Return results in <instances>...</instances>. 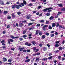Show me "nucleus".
I'll return each instance as SVG.
<instances>
[{"instance_id":"338daca9","label":"nucleus","mask_w":65,"mask_h":65,"mask_svg":"<svg viewBox=\"0 0 65 65\" xmlns=\"http://www.w3.org/2000/svg\"><path fill=\"white\" fill-rule=\"evenodd\" d=\"M29 6H32V3H30L29 4Z\"/></svg>"},{"instance_id":"a19ab883","label":"nucleus","mask_w":65,"mask_h":65,"mask_svg":"<svg viewBox=\"0 0 65 65\" xmlns=\"http://www.w3.org/2000/svg\"><path fill=\"white\" fill-rule=\"evenodd\" d=\"M23 53H26V52H27V50L25 49L23 51Z\"/></svg>"},{"instance_id":"ddd939ff","label":"nucleus","mask_w":65,"mask_h":65,"mask_svg":"<svg viewBox=\"0 0 65 65\" xmlns=\"http://www.w3.org/2000/svg\"><path fill=\"white\" fill-rule=\"evenodd\" d=\"M16 5H12V9H14L15 7H16Z\"/></svg>"},{"instance_id":"603ef678","label":"nucleus","mask_w":65,"mask_h":65,"mask_svg":"<svg viewBox=\"0 0 65 65\" xmlns=\"http://www.w3.org/2000/svg\"><path fill=\"white\" fill-rule=\"evenodd\" d=\"M10 25H7V28H10Z\"/></svg>"},{"instance_id":"4d7b16f0","label":"nucleus","mask_w":65,"mask_h":65,"mask_svg":"<svg viewBox=\"0 0 65 65\" xmlns=\"http://www.w3.org/2000/svg\"><path fill=\"white\" fill-rule=\"evenodd\" d=\"M14 49H15V48H11V50H12V51H14Z\"/></svg>"},{"instance_id":"39448f33","label":"nucleus","mask_w":65,"mask_h":65,"mask_svg":"<svg viewBox=\"0 0 65 65\" xmlns=\"http://www.w3.org/2000/svg\"><path fill=\"white\" fill-rule=\"evenodd\" d=\"M62 12H58V14H57L56 16H55V18L56 19H57L58 18L59 15L60 14H62Z\"/></svg>"},{"instance_id":"a18cd8bd","label":"nucleus","mask_w":65,"mask_h":65,"mask_svg":"<svg viewBox=\"0 0 65 65\" xmlns=\"http://www.w3.org/2000/svg\"><path fill=\"white\" fill-rule=\"evenodd\" d=\"M45 35L47 36H48L49 35V33L48 32H46L45 33Z\"/></svg>"},{"instance_id":"2eb2a0df","label":"nucleus","mask_w":65,"mask_h":65,"mask_svg":"<svg viewBox=\"0 0 65 65\" xmlns=\"http://www.w3.org/2000/svg\"><path fill=\"white\" fill-rule=\"evenodd\" d=\"M3 60L4 62H6V61H7V59H6V58H3Z\"/></svg>"},{"instance_id":"e433bc0d","label":"nucleus","mask_w":65,"mask_h":65,"mask_svg":"<svg viewBox=\"0 0 65 65\" xmlns=\"http://www.w3.org/2000/svg\"><path fill=\"white\" fill-rule=\"evenodd\" d=\"M19 40H20V41H22V40H23V38H19Z\"/></svg>"},{"instance_id":"412c9836","label":"nucleus","mask_w":65,"mask_h":65,"mask_svg":"<svg viewBox=\"0 0 65 65\" xmlns=\"http://www.w3.org/2000/svg\"><path fill=\"white\" fill-rule=\"evenodd\" d=\"M45 37V35H43L42 36V39H44Z\"/></svg>"},{"instance_id":"3c124183","label":"nucleus","mask_w":65,"mask_h":65,"mask_svg":"<svg viewBox=\"0 0 65 65\" xmlns=\"http://www.w3.org/2000/svg\"><path fill=\"white\" fill-rule=\"evenodd\" d=\"M20 52H22V51H23V48H21V49H20Z\"/></svg>"},{"instance_id":"ea45409f","label":"nucleus","mask_w":65,"mask_h":65,"mask_svg":"<svg viewBox=\"0 0 65 65\" xmlns=\"http://www.w3.org/2000/svg\"><path fill=\"white\" fill-rule=\"evenodd\" d=\"M1 43H3L5 42V41L4 40H3L1 41Z\"/></svg>"},{"instance_id":"c756f323","label":"nucleus","mask_w":65,"mask_h":65,"mask_svg":"<svg viewBox=\"0 0 65 65\" xmlns=\"http://www.w3.org/2000/svg\"><path fill=\"white\" fill-rule=\"evenodd\" d=\"M59 26V23H57L56 25V27H57V28H58Z\"/></svg>"},{"instance_id":"49530a36","label":"nucleus","mask_w":65,"mask_h":65,"mask_svg":"<svg viewBox=\"0 0 65 65\" xmlns=\"http://www.w3.org/2000/svg\"><path fill=\"white\" fill-rule=\"evenodd\" d=\"M41 8V6H39L38 7V9H40V8Z\"/></svg>"},{"instance_id":"9b49d317","label":"nucleus","mask_w":65,"mask_h":65,"mask_svg":"<svg viewBox=\"0 0 65 65\" xmlns=\"http://www.w3.org/2000/svg\"><path fill=\"white\" fill-rule=\"evenodd\" d=\"M30 59H28L25 60V62H30Z\"/></svg>"},{"instance_id":"393cba45","label":"nucleus","mask_w":65,"mask_h":65,"mask_svg":"<svg viewBox=\"0 0 65 65\" xmlns=\"http://www.w3.org/2000/svg\"><path fill=\"white\" fill-rule=\"evenodd\" d=\"M23 37L24 38L26 39L25 38L26 37H27V35H23Z\"/></svg>"},{"instance_id":"f03ea898","label":"nucleus","mask_w":65,"mask_h":65,"mask_svg":"<svg viewBox=\"0 0 65 65\" xmlns=\"http://www.w3.org/2000/svg\"><path fill=\"white\" fill-rule=\"evenodd\" d=\"M8 42L9 44H10V42H13V40L11 39H8Z\"/></svg>"},{"instance_id":"37998d69","label":"nucleus","mask_w":65,"mask_h":65,"mask_svg":"<svg viewBox=\"0 0 65 65\" xmlns=\"http://www.w3.org/2000/svg\"><path fill=\"white\" fill-rule=\"evenodd\" d=\"M42 45H43L42 44L40 43L39 45V46H40V47H42Z\"/></svg>"},{"instance_id":"c85d7f7f","label":"nucleus","mask_w":65,"mask_h":65,"mask_svg":"<svg viewBox=\"0 0 65 65\" xmlns=\"http://www.w3.org/2000/svg\"><path fill=\"white\" fill-rule=\"evenodd\" d=\"M59 46V45L58 44H56L55 45V47H58Z\"/></svg>"},{"instance_id":"4be33fe9","label":"nucleus","mask_w":65,"mask_h":65,"mask_svg":"<svg viewBox=\"0 0 65 65\" xmlns=\"http://www.w3.org/2000/svg\"><path fill=\"white\" fill-rule=\"evenodd\" d=\"M48 29L50 30H51V29H52V27L51 26L49 25L48 27Z\"/></svg>"},{"instance_id":"f257e3e1","label":"nucleus","mask_w":65,"mask_h":65,"mask_svg":"<svg viewBox=\"0 0 65 65\" xmlns=\"http://www.w3.org/2000/svg\"><path fill=\"white\" fill-rule=\"evenodd\" d=\"M53 9V8L52 7H49L48 8H46L44 9L43 10V11L44 12H46L47 10H50V9Z\"/></svg>"},{"instance_id":"bf43d9fd","label":"nucleus","mask_w":65,"mask_h":65,"mask_svg":"<svg viewBox=\"0 0 65 65\" xmlns=\"http://www.w3.org/2000/svg\"><path fill=\"white\" fill-rule=\"evenodd\" d=\"M48 23H49V22L48 21H46V24H48Z\"/></svg>"},{"instance_id":"cd10ccee","label":"nucleus","mask_w":65,"mask_h":65,"mask_svg":"<svg viewBox=\"0 0 65 65\" xmlns=\"http://www.w3.org/2000/svg\"><path fill=\"white\" fill-rule=\"evenodd\" d=\"M48 26V25H45L43 26V28H46V27H47Z\"/></svg>"},{"instance_id":"7c9ffc66","label":"nucleus","mask_w":65,"mask_h":65,"mask_svg":"<svg viewBox=\"0 0 65 65\" xmlns=\"http://www.w3.org/2000/svg\"><path fill=\"white\" fill-rule=\"evenodd\" d=\"M47 60V58H46L45 59V58H43V59H42V60H43V61H45V60L46 61Z\"/></svg>"},{"instance_id":"20e7f679","label":"nucleus","mask_w":65,"mask_h":65,"mask_svg":"<svg viewBox=\"0 0 65 65\" xmlns=\"http://www.w3.org/2000/svg\"><path fill=\"white\" fill-rule=\"evenodd\" d=\"M20 7H23V6H22V5H21L20 4L19 5H16V8H17V9H19L20 8Z\"/></svg>"},{"instance_id":"79ce46f5","label":"nucleus","mask_w":65,"mask_h":65,"mask_svg":"<svg viewBox=\"0 0 65 65\" xmlns=\"http://www.w3.org/2000/svg\"><path fill=\"white\" fill-rule=\"evenodd\" d=\"M42 32H39V35H40V36H41L42 35Z\"/></svg>"},{"instance_id":"7ed1b4c3","label":"nucleus","mask_w":65,"mask_h":65,"mask_svg":"<svg viewBox=\"0 0 65 65\" xmlns=\"http://www.w3.org/2000/svg\"><path fill=\"white\" fill-rule=\"evenodd\" d=\"M21 4L22 6H24V5H26L27 4V2L25 1L24 0L23 1V3H21Z\"/></svg>"},{"instance_id":"b1692460","label":"nucleus","mask_w":65,"mask_h":65,"mask_svg":"<svg viewBox=\"0 0 65 65\" xmlns=\"http://www.w3.org/2000/svg\"><path fill=\"white\" fill-rule=\"evenodd\" d=\"M34 24V22H32L31 23H29L28 24V26H30V25H33Z\"/></svg>"},{"instance_id":"8fccbe9b","label":"nucleus","mask_w":65,"mask_h":65,"mask_svg":"<svg viewBox=\"0 0 65 65\" xmlns=\"http://www.w3.org/2000/svg\"><path fill=\"white\" fill-rule=\"evenodd\" d=\"M21 14V12H17V14H18V15H20Z\"/></svg>"},{"instance_id":"69168bd1","label":"nucleus","mask_w":65,"mask_h":65,"mask_svg":"<svg viewBox=\"0 0 65 65\" xmlns=\"http://www.w3.org/2000/svg\"><path fill=\"white\" fill-rule=\"evenodd\" d=\"M36 12V11H33V13H35Z\"/></svg>"},{"instance_id":"473e14b6","label":"nucleus","mask_w":65,"mask_h":65,"mask_svg":"<svg viewBox=\"0 0 65 65\" xmlns=\"http://www.w3.org/2000/svg\"><path fill=\"white\" fill-rule=\"evenodd\" d=\"M37 56H39L40 55V53L39 52L37 53H36Z\"/></svg>"},{"instance_id":"dca6fc26","label":"nucleus","mask_w":65,"mask_h":65,"mask_svg":"<svg viewBox=\"0 0 65 65\" xmlns=\"http://www.w3.org/2000/svg\"><path fill=\"white\" fill-rule=\"evenodd\" d=\"M39 31L38 30H37L36 31V32L35 34V35H37V34H38V33H39Z\"/></svg>"},{"instance_id":"aec40b11","label":"nucleus","mask_w":65,"mask_h":65,"mask_svg":"<svg viewBox=\"0 0 65 65\" xmlns=\"http://www.w3.org/2000/svg\"><path fill=\"white\" fill-rule=\"evenodd\" d=\"M47 50V48L46 47H44L43 48V51H45Z\"/></svg>"},{"instance_id":"f3484780","label":"nucleus","mask_w":65,"mask_h":65,"mask_svg":"<svg viewBox=\"0 0 65 65\" xmlns=\"http://www.w3.org/2000/svg\"><path fill=\"white\" fill-rule=\"evenodd\" d=\"M52 27H55L56 26V24L55 23H52Z\"/></svg>"},{"instance_id":"e2e57ef3","label":"nucleus","mask_w":65,"mask_h":65,"mask_svg":"<svg viewBox=\"0 0 65 65\" xmlns=\"http://www.w3.org/2000/svg\"><path fill=\"white\" fill-rule=\"evenodd\" d=\"M8 62H11V60L10 59H9L8 60Z\"/></svg>"},{"instance_id":"0e129e2a","label":"nucleus","mask_w":65,"mask_h":65,"mask_svg":"<svg viewBox=\"0 0 65 65\" xmlns=\"http://www.w3.org/2000/svg\"><path fill=\"white\" fill-rule=\"evenodd\" d=\"M2 48L3 49L6 48V46H3L2 47Z\"/></svg>"},{"instance_id":"864d4df0","label":"nucleus","mask_w":65,"mask_h":65,"mask_svg":"<svg viewBox=\"0 0 65 65\" xmlns=\"http://www.w3.org/2000/svg\"><path fill=\"white\" fill-rule=\"evenodd\" d=\"M6 33V32L5 31H3V33L4 34H5Z\"/></svg>"},{"instance_id":"774afa93","label":"nucleus","mask_w":65,"mask_h":65,"mask_svg":"<svg viewBox=\"0 0 65 65\" xmlns=\"http://www.w3.org/2000/svg\"><path fill=\"white\" fill-rule=\"evenodd\" d=\"M42 65H44V62H42Z\"/></svg>"},{"instance_id":"9d476101","label":"nucleus","mask_w":65,"mask_h":65,"mask_svg":"<svg viewBox=\"0 0 65 65\" xmlns=\"http://www.w3.org/2000/svg\"><path fill=\"white\" fill-rule=\"evenodd\" d=\"M54 16H51L50 18L49 19L51 20H52L54 19Z\"/></svg>"},{"instance_id":"4c0bfd02","label":"nucleus","mask_w":65,"mask_h":65,"mask_svg":"<svg viewBox=\"0 0 65 65\" xmlns=\"http://www.w3.org/2000/svg\"><path fill=\"white\" fill-rule=\"evenodd\" d=\"M22 22L23 23H27V21L25 20H24V21H22Z\"/></svg>"},{"instance_id":"a878e982","label":"nucleus","mask_w":65,"mask_h":65,"mask_svg":"<svg viewBox=\"0 0 65 65\" xmlns=\"http://www.w3.org/2000/svg\"><path fill=\"white\" fill-rule=\"evenodd\" d=\"M46 15L47 16H49L50 15V13H47L46 14Z\"/></svg>"},{"instance_id":"c03bdc74","label":"nucleus","mask_w":65,"mask_h":65,"mask_svg":"<svg viewBox=\"0 0 65 65\" xmlns=\"http://www.w3.org/2000/svg\"><path fill=\"white\" fill-rule=\"evenodd\" d=\"M59 52V51L58 50H57L55 51H54V52L55 53H58Z\"/></svg>"},{"instance_id":"72a5a7b5","label":"nucleus","mask_w":65,"mask_h":65,"mask_svg":"<svg viewBox=\"0 0 65 65\" xmlns=\"http://www.w3.org/2000/svg\"><path fill=\"white\" fill-rule=\"evenodd\" d=\"M8 13V11H5L4 12V14H6V13Z\"/></svg>"},{"instance_id":"58836bf2","label":"nucleus","mask_w":65,"mask_h":65,"mask_svg":"<svg viewBox=\"0 0 65 65\" xmlns=\"http://www.w3.org/2000/svg\"><path fill=\"white\" fill-rule=\"evenodd\" d=\"M26 31L24 30L23 31V34H25L26 33Z\"/></svg>"},{"instance_id":"423d86ee","label":"nucleus","mask_w":65,"mask_h":65,"mask_svg":"<svg viewBox=\"0 0 65 65\" xmlns=\"http://www.w3.org/2000/svg\"><path fill=\"white\" fill-rule=\"evenodd\" d=\"M25 45H27V46H31V43H29H29L28 42H26L25 44Z\"/></svg>"},{"instance_id":"0eeeda50","label":"nucleus","mask_w":65,"mask_h":65,"mask_svg":"<svg viewBox=\"0 0 65 65\" xmlns=\"http://www.w3.org/2000/svg\"><path fill=\"white\" fill-rule=\"evenodd\" d=\"M12 17V18H15V15H14V13H12L11 14Z\"/></svg>"},{"instance_id":"bb28decb","label":"nucleus","mask_w":65,"mask_h":65,"mask_svg":"<svg viewBox=\"0 0 65 65\" xmlns=\"http://www.w3.org/2000/svg\"><path fill=\"white\" fill-rule=\"evenodd\" d=\"M58 49L60 51H61V50H62V47H59Z\"/></svg>"},{"instance_id":"09e8293b","label":"nucleus","mask_w":65,"mask_h":65,"mask_svg":"<svg viewBox=\"0 0 65 65\" xmlns=\"http://www.w3.org/2000/svg\"><path fill=\"white\" fill-rule=\"evenodd\" d=\"M59 42H60L59 41H57L55 43H56V44H58V43H59Z\"/></svg>"},{"instance_id":"de8ad7c7","label":"nucleus","mask_w":65,"mask_h":65,"mask_svg":"<svg viewBox=\"0 0 65 65\" xmlns=\"http://www.w3.org/2000/svg\"><path fill=\"white\" fill-rule=\"evenodd\" d=\"M33 48L34 49L33 51H36V47H34Z\"/></svg>"},{"instance_id":"a211bd4d","label":"nucleus","mask_w":65,"mask_h":65,"mask_svg":"<svg viewBox=\"0 0 65 65\" xmlns=\"http://www.w3.org/2000/svg\"><path fill=\"white\" fill-rule=\"evenodd\" d=\"M58 58L59 60H61V56H58Z\"/></svg>"},{"instance_id":"13d9d810","label":"nucleus","mask_w":65,"mask_h":65,"mask_svg":"<svg viewBox=\"0 0 65 65\" xmlns=\"http://www.w3.org/2000/svg\"><path fill=\"white\" fill-rule=\"evenodd\" d=\"M39 58H37V57H36V59L37 60V61H38L39 60Z\"/></svg>"},{"instance_id":"6e6d98bb","label":"nucleus","mask_w":65,"mask_h":65,"mask_svg":"<svg viewBox=\"0 0 65 65\" xmlns=\"http://www.w3.org/2000/svg\"><path fill=\"white\" fill-rule=\"evenodd\" d=\"M12 52H11V51H10L9 53V54H12Z\"/></svg>"},{"instance_id":"5701e85b","label":"nucleus","mask_w":65,"mask_h":65,"mask_svg":"<svg viewBox=\"0 0 65 65\" xmlns=\"http://www.w3.org/2000/svg\"><path fill=\"white\" fill-rule=\"evenodd\" d=\"M30 16L27 15L26 17L27 19H30Z\"/></svg>"},{"instance_id":"052dcab7","label":"nucleus","mask_w":65,"mask_h":65,"mask_svg":"<svg viewBox=\"0 0 65 65\" xmlns=\"http://www.w3.org/2000/svg\"><path fill=\"white\" fill-rule=\"evenodd\" d=\"M59 28H61H61H62L63 27L61 26V25H59Z\"/></svg>"},{"instance_id":"5fc2aeb1","label":"nucleus","mask_w":65,"mask_h":65,"mask_svg":"<svg viewBox=\"0 0 65 65\" xmlns=\"http://www.w3.org/2000/svg\"><path fill=\"white\" fill-rule=\"evenodd\" d=\"M27 52H30L31 51H30V50H27Z\"/></svg>"},{"instance_id":"f704fd0d","label":"nucleus","mask_w":65,"mask_h":65,"mask_svg":"<svg viewBox=\"0 0 65 65\" xmlns=\"http://www.w3.org/2000/svg\"><path fill=\"white\" fill-rule=\"evenodd\" d=\"M40 23H43L44 22V20H42L40 21Z\"/></svg>"},{"instance_id":"2f4dec72","label":"nucleus","mask_w":65,"mask_h":65,"mask_svg":"<svg viewBox=\"0 0 65 65\" xmlns=\"http://www.w3.org/2000/svg\"><path fill=\"white\" fill-rule=\"evenodd\" d=\"M52 56H50V57H48V59L49 60H51L52 59Z\"/></svg>"},{"instance_id":"1a4fd4ad","label":"nucleus","mask_w":65,"mask_h":65,"mask_svg":"<svg viewBox=\"0 0 65 65\" xmlns=\"http://www.w3.org/2000/svg\"><path fill=\"white\" fill-rule=\"evenodd\" d=\"M57 5L59 6V7H62L63 6V5L61 4H58Z\"/></svg>"},{"instance_id":"4468645a","label":"nucleus","mask_w":65,"mask_h":65,"mask_svg":"<svg viewBox=\"0 0 65 65\" xmlns=\"http://www.w3.org/2000/svg\"><path fill=\"white\" fill-rule=\"evenodd\" d=\"M62 11H65V8L64 7L62 8L61 10Z\"/></svg>"},{"instance_id":"c9c22d12","label":"nucleus","mask_w":65,"mask_h":65,"mask_svg":"<svg viewBox=\"0 0 65 65\" xmlns=\"http://www.w3.org/2000/svg\"><path fill=\"white\" fill-rule=\"evenodd\" d=\"M11 38L12 39H14V38H14V37L12 36H11Z\"/></svg>"},{"instance_id":"680f3d73","label":"nucleus","mask_w":65,"mask_h":65,"mask_svg":"<svg viewBox=\"0 0 65 65\" xmlns=\"http://www.w3.org/2000/svg\"><path fill=\"white\" fill-rule=\"evenodd\" d=\"M54 34H52L51 37H54Z\"/></svg>"},{"instance_id":"6ab92c4d","label":"nucleus","mask_w":65,"mask_h":65,"mask_svg":"<svg viewBox=\"0 0 65 65\" xmlns=\"http://www.w3.org/2000/svg\"><path fill=\"white\" fill-rule=\"evenodd\" d=\"M19 25L20 27H22V26H23V23H20L19 24Z\"/></svg>"},{"instance_id":"f8f14e48","label":"nucleus","mask_w":65,"mask_h":65,"mask_svg":"<svg viewBox=\"0 0 65 65\" xmlns=\"http://www.w3.org/2000/svg\"><path fill=\"white\" fill-rule=\"evenodd\" d=\"M7 19H11V17H10V15H8L7 16Z\"/></svg>"},{"instance_id":"6e6552de","label":"nucleus","mask_w":65,"mask_h":65,"mask_svg":"<svg viewBox=\"0 0 65 65\" xmlns=\"http://www.w3.org/2000/svg\"><path fill=\"white\" fill-rule=\"evenodd\" d=\"M31 43H32V44H33L34 45H35L36 44V43L35 41H32L31 42Z\"/></svg>"}]
</instances>
